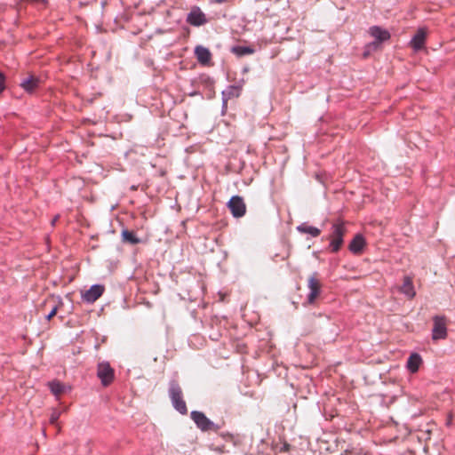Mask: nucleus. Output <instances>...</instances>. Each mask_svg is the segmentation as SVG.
I'll return each instance as SVG.
<instances>
[{"label": "nucleus", "mask_w": 455, "mask_h": 455, "mask_svg": "<svg viewBox=\"0 0 455 455\" xmlns=\"http://www.w3.org/2000/svg\"><path fill=\"white\" fill-rule=\"evenodd\" d=\"M346 232L347 230L343 222L339 221L333 224L330 243L331 251L337 252L341 248L343 244V236Z\"/></svg>", "instance_id": "2"}, {"label": "nucleus", "mask_w": 455, "mask_h": 455, "mask_svg": "<svg viewBox=\"0 0 455 455\" xmlns=\"http://www.w3.org/2000/svg\"><path fill=\"white\" fill-rule=\"evenodd\" d=\"M227 0H212V2L216 3V4H222L224 2H226Z\"/></svg>", "instance_id": "27"}, {"label": "nucleus", "mask_w": 455, "mask_h": 455, "mask_svg": "<svg viewBox=\"0 0 455 455\" xmlns=\"http://www.w3.org/2000/svg\"><path fill=\"white\" fill-rule=\"evenodd\" d=\"M427 33L424 28H419L417 33L411 38L410 44L415 51H419L424 47Z\"/></svg>", "instance_id": "12"}, {"label": "nucleus", "mask_w": 455, "mask_h": 455, "mask_svg": "<svg viewBox=\"0 0 455 455\" xmlns=\"http://www.w3.org/2000/svg\"><path fill=\"white\" fill-rule=\"evenodd\" d=\"M399 291L406 295L409 299L414 298L416 292L414 290L412 278L410 276H404L403 284L400 286Z\"/></svg>", "instance_id": "13"}, {"label": "nucleus", "mask_w": 455, "mask_h": 455, "mask_svg": "<svg viewBox=\"0 0 455 455\" xmlns=\"http://www.w3.org/2000/svg\"><path fill=\"white\" fill-rule=\"evenodd\" d=\"M307 287L310 290V292L307 295V301L308 304H313L315 299L319 296L322 288L321 282L318 279L316 273H314L308 277Z\"/></svg>", "instance_id": "6"}, {"label": "nucleus", "mask_w": 455, "mask_h": 455, "mask_svg": "<svg viewBox=\"0 0 455 455\" xmlns=\"http://www.w3.org/2000/svg\"><path fill=\"white\" fill-rule=\"evenodd\" d=\"M290 450V445L288 443L283 444V448L282 449L283 451H288Z\"/></svg>", "instance_id": "25"}, {"label": "nucleus", "mask_w": 455, "mask_h": 455, "mask_svg": "<svg viewBox=\"0 0 455 455\" xmlns=\"http://www.w3.org/2000/svg\"><path fill=\"white\" fill-rule=\"evenodd\" d=\"M97 375L103 386L110 385L115 378V371L108 363H100L98 364Z\"/></svg>", "instance_id": "5"}, {"label": "nucleus", "mask_w": 455, "mask_h": 455, "mask_svg": "<svg viewBox=\"0 0 455 455\" xmlns=\"http://www.w3.org/2000/svg\"><path fill=\"white\" fill-rule=\"evenodd\" d=\"M434 327L432 330V338L434 340L445 339L447 336V322L443 315H435L433 317Z\"/></svg>", "instance_id": "4"}, {"label": "nucleus", "mask_w": 455, "mask_h": 455, "mask_svg": "<svg viewBox=\"0 0 455 455\" xmlns=\"http://www.w3.org/2000/svg\"><path fill=\"white\" fill-rule=\"evenodd\" d=\"M195 54L199 63L205 65L211 60L212 54L206 47L198 45L195 48Z\"/></svg>", "instance_id": "14"}, {"label": "nucleus", "mask_w": 455, "mask_h": 455, "mask_svg": "<svg viewBox=\"0 0 455 455\" xmlns=\"http://www.w3.org/2000/svg\"><path fill=\"white\" fill-rule=\"evenodd\" d=\"M131 189H132V190L136 189V187H135V186H132V187H131Z\"/></svg>", "instance_id": "29"}, {"label": "nucleus", "mask_w": 455, "mask_h": 455, "mask_svg": "<svg viewBox=\"0 0 455 455\" xmlns=\"http://www.w3.org/2000/svg\"><path fill=\"white\" fill-rule=\"evenodd\" d=\"M191 419L194 420L198 428L202 431L213 430L217 431L219 427L211 421L204 413L197 411L191 412Z\"/></svg>", "instance_id": "3"}, {"label": "nucleus", "mask_w": 455, "mask_h": 455, "mask_svg": "<svg viewBox=\"0 0 455 455\" xmlns=\"http://www.w3.org/2000/svg\"><path fill=\"white\" fill-rule=\"evenodd\" d=\"M5 89V77L3 73L0 72V93Z\"/></svg>", "instance_id": "24"}, {"label": "nucleus", "mask_w": 455, "mask_h": 455, "mask_svg": "<svg viewBox=\"0 0 455 455\" xmlns=\"http://www.w3.org/2000/svg\"><path fill=\"white\" fill-rule=\"evenodd\" d=\"M49 387L55 395H60L65 392V386L60 381H52L49 384Z\"/></svg>", "instance_id": "21"}, {"label": "nucleus", "mask_w": 455, "mask_h": 455, "mask_svg": "<svg viewBox=\"0 0 455 455\" xmlns=\"http://www.w3.org/2000/svg\"><path fill=\"white\" fill-rule=\"evenodd\" d=\"M169 395L174 408L181 414L188 413L186 402L183 400L182 389L176 381H172L169 387Z\"/></svg>", "instance_id": "1"}, {"label": "nucleus", "mask_w": 455, "mask_h": 455, "mask_svg": "<svg viewBox=\"0 0 455 455\" xmlns=\"http://www.w3.org/2000/svg\"><path fill=\"white\" fill-rule=\"evenodd\" d=\"M231 52L238 57L252 54L255 49L251 46L235 45L231 48Z\"/></svg>", "instance_id": "18"}, {"label": "nucleus", "mask_w": 455, "mask_h": 455, "mask_svg": "<svg viewBox=\"0 0 455 455\" xmlns=\"http://www.w3.org/2000/svg\"><path fill=\"white\" fill-rule=\"evenodd\" d=\"M422 363V358L419 354H411L407 361V368L411 373H415L419 371L420 364Z\"/></svg>", "instance_id": "16"}, {"label": "nucleus", "mask_w": 455, "mask_h": 455, "mask_svg": "<svg viewBox=\"0 0 455 455\" xmlns=\"http://www.w3.org/2000/svg\"><path fill=\"white\" fill-rule=\"evenodd\" d=\"M57 219H58V216H57V217H55V218L53 219V220H52V224H54V223H55V221H57Z\"/></svg>", "instance_id": "28"}, {"label": "nucleus", "mask_w": 455, "mask_h": 455, "mask_svg": "<svg viewBox=\"0 0 455 455\" xmlns=\"http://www.w3.org/2000/svg\"><path fill=\"white\" fill-rule=\"evenodd\" d=\"M207 21L205 14L199 7H194L187 17V22L195 27L204 25Z\"/></svg>", "instance_id": "7"}, {"label": "nucleus", "mask_w": 455, "mask_h": 455, "mask_svg": "<svg viewBox=\"0 0 455 455\" xmlns=\"http://www.w3.org/2000/svg\"><path fill=\"white\" fill-rule=\"evenodd\" d=\"M53 305L51 307V310L49 312V314L46 315V319L48 321H50L53 316L56 315L57 312H58V309H59V307L62 305V302L61 301H58V302H55L53 301Z\"/></svg>", "instance_id": "22"}, {"label": "nucleus", "mask_w": 455, "mask_h": 455, "mask_svg": "<svg viewBox=\"0 0 455 455\" xmlns=\"http://www.w3.org/2000/svg\"><path fill=\"white\" fill-rule=\"evenodd\" d=\"M227 206L235 218H240L245 214L246 206L243 201H228Z\"/></svg>", "instance_id": "11"}, {"label": "nucleus", "mask_w": 455, "mask_h": 455, "mask_svg": "<svg viewBox=\"0 0 455 455\" xmlns=\"http://www.w3.org/2000/svg\"><path fill=\"white\" fill-rule=\"evenodd\" d=\"M369 33L376 40L373 44H380L390 38V33L387 29L381 28L379 26L371 27Z\"/></svg>", "instance_id": "10"}, {"label": "nucleus", "mask_w": 455, "mask_h": 455, "mask_svg": "<svg viewBox=\"0 0 455 455\" xmlns=\"http://www.w3.org/2000/svg\"><path fill=\"white\" fill-rule=\"evenodd\" d=\"M60 417V411H59L57 410H53L51 414V417H50V423L52 425H56Z\"/></svg>", "instance_id": "23"}, {"label": "nucleus", "mask_w": 455, "mask_h": 455, "mask_svg": "<svg viewBox=\"0 0 455 455\" xmlns=\"http://www.w3.org/2000/svg\"><path fill=\"white\" fill-rule=\"evenodd\" d=\"M242 86L229 85L222 92V108H227L228 100L240 96Z\"/></svg>", "instance_id": "9"}, {"label": "nucleus", "mask_w": 455, "mask_h": 455, "mask_svg": "<svg viewBox=\"0 0 455 455\" xmlns=\"http://www.w3.org/2000/svg\"><path fill=\"white\" fill-rule=\"evenodd\" d=\"M365 244L364 239L361 235H357L354 237L349 244V250L354 253L360 252Z\"/></svg>", "instance_id": "17"}, {"label": "nucleus", "mask_w": 455, "mask_h": 455, "mask_svg": "<svg viewBox=\"0 0 455 455\" xmlns=\"http://www.w3.org/2000/svg\"><path fill=\"white\" fill-rule=\"evenodd\" d=\"M229 199L235 200V199H243V197L239 196H232Z\"/></svg>", "instance_id": "26"}, {"label": "nucleus", "mask_w": 455, "mask_h": 455, "mask_svg": "<svg viewBox=\"0 0 455 455\" xmlns=\"http://www.w3.org/2000/svg\"><path fill=\"white\" fill-rule=\"evenodd\" d=\"M39 79L34 76H30L25 79H23L20 83V86L27 92L32 93L36 88L38 86Z\"/></svg>", "instance_id": "15"}, {"label": "nucleus", "mask_w": 455, "mask_h": 455, "mask_svg": "<svg viewBox=\"0 0 455 455\" xmlns=\"http://www.w3.org/2000/svg\"><path fill=\"white\" fill-rule=\"evenodd\" d=\"M122 239L123 242L130 244H138L140 242L134 232L127 229L122 231Z\"/></svg>", "instance_id": "20"}, {"label": "nucleus", "mask_w": 455, "mask_h": 455, "mask_svg": "<svg viewBox=\"0 0 455 455\" xmlns=\"http://www.w3.org/2000/svg\"><path fill=\"white\" fill-rule=\"evenodd\" d=\"M104 290L103 285L94 284L89 290L82 293V298L88 303H93L101 297Z\"/></svg>", "instance_id": "8"}, {"label": "nucleus", "mask_w": 455, "mask_h": 455, "mask_svg": "<svg viewBox=\"0 0 455 455\" xmlns=\"http://www.w3.org/2000/svg\"><path fill=\"white\" fill-rule=\"evenodd\" d=\"M299 232L303 234H309L313 237H317L321 234V230L317 228L311 227L303 223L297 227Z\"/></svg>", "instance_id": "19"}]
</instances>
